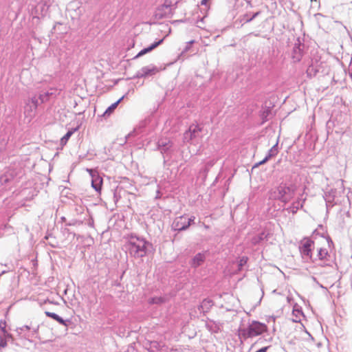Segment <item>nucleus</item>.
<instances>
[{
    "mask_svg": "<svg viewBox=\"0 0 352 352\" xmlns=\"http://www.w3.org/2000/svg\"><path fill=\"white\" fill-rule=\"evenodd\" d=\"M208 1L209 0H201V5H206Z\"/></svg>",
    "mask_w": 352,
    "mask_h": 352,
    "instance_id": "c03bdc74",
    "label": "nucleus"
},
{
    "mask_svg": "<svg viewBox=\"0 0 352 352\" xmlns=\"http://www.w3.org/2000/svg\"><path fill=\"white\" fill-rule=\"evenodd\" d=\"M45 314L49 317V318H51L52 319H54V320H56V318H57V316H58V314H55V313H53V312H50V311H45Z\"/></svg>",
    "mask_w": 352,
    "mask_h": 352,
    "instance_id": "72a5a7b5",
    "label": "nucleus"
},
{
    "mask_svg": "<svg viewBox=\"0 0 352 352\" xmlns=\"http://www.w3.org/2000/svg\"><path fill=\"white\" fill-rule=\"evenodd\" d=\"M336 194L337 190L335 188H330L329 190L324 191L323 197L326 201L327 210L335 205L334 200L336 197Z\"/></svg>",
    "mask_w": 352,
    "mask_h": 352,
    "instance_id": "9b49d317",
    "label": "nucleus"
},
{
    "mask_svg": "<svg viewBox=\"0 0 352 352\" xmlns=\"http://www.w3.org/2000/svg\"><path fill=\"white\" fill-rule=\"evenodd\" d=\"M38 99L41 101V103H43L49 100L44 93L39 94Z\"/></svg>",
    "mask_w": 352,
    "mask_h": 352,
    "instance_id": "f704fd0d",
    "label": "nucleus"
},
{
    "mask_svg": "<svg viewBox=\"0 0 352 352\" xmlns=\"http://www.w3.org/2000/svg\"><path fill=\"white\" fill-rule=\"evenodd\" d=\"M213 306V301L209 298H206L202 300L201 304L198 307V309L200 312L204 315L208 313L210 308Z\"/></svg>",
    "mask_w": 352,
    "mask_h": 352,
    "instance_id": "2eb2a0df",
    "label": "nucleus"
},
{
    "mask_svg": "<svg viewBox=\"0 0 352 352\" xmlns=\"http://www.w3.org/2000/svg\"><path fill=\"white\" fill-rule=\"evenodd\" d=\"M164 10H167L164 6V4L162 5L160 8H159L155 13V16L157 19H161L166 17L167 13L170 12L171 8H168V11H166Z\"/></svg>",
    "mask_w": 352,
    "mask_h": 352,
    "instance_id": "a211bd4d",
    "label": "nucleus"
},
{
    "mask_svg": "<svg viewBox=\"0 0 352 352\" xmlns=\"http://www.w3.org/2000/svg\"><path fill=\"white\" fill-rule=\"evenodd\" d=\"M195 43V41L193 40L189 41V42H187L186 43V45L185 46V47L183 49V50L182 51L181 54H180V56H182L184 55L185 53H186L187 52H188L190 48H191V46L192 45Z\"/></svg>",
    "mask_w": 352,
    "mask_h": 352,
    "instance_id": "393cba45",
    "label": "nucleus"
},
{
    "mask_svg": "<svg viewBox=\"0 0 352 352\" xmlns=\"http://www.w3.org/2000/svg\"><path fill=\"white\" fill-rule=\"evenodd\" d=\"M317 232H318L317 230H315V231L314 232V234L317 233Z\"/></svg>",
    "mask_w": 352,
    "mask_h": 352,
    "instance_id": "6e6d98bb",
    "label": "nucleus"
},
{
    "mask_svg": "<svg viewBox=\"0 0 352 352\" xmlns=\"http://www.w3.org/2000/svg\"><path fill=\"white\" fill-rule=\"evenodd\" d=\"M0 330L2 333H6V322L5 320H1L0 321Z\"/></svg>",
    "mask_w": 352,
    "mask_h": 352,
    "instance_id": "473e14b6",
    "label": "nucleus"
},
{
    "mask_svg": "<svg viewBox=\"0 0 352 352\" xmlns=\"http://www.w3.org/2000/svg\"><path fill=\"white\" fill-rule=\"evenodd\" d=\"M316 71L314 70V67L311 66H309L307 70V76H315L316 74Z\"/></svg>",
    "mask_w": 352,
    "mask_h": 352,
    "instance_id": "2f4dec72",
    "label": "nucleus"
},
{
    "mask_svg": "<svg viewBox=\"0 0 352 352\" xmlns=\"http://www.w3.org/2000/svg\"><path fill=\"white\" fill-rule=\"evenodd\" d=\"M63 232H64L65 233L72 234V233L69 232V230L68 228H64Z\"/></svg>",
    "mask_w": 352,
    "mask_h": 352,
    "instance_id": "49530a36",
    "label": "nucleus"
},
{
    "mask_svg": "<svg viewBox=\"0 0 352 352\" xmlns=\"http://www.w3.org/2000/svg\"><path fill=\"white\" fill-rule=\"evenodd\" d=\"M261 14V12H256L254 13L252 16L248 15V14H245L243 16V19L241 21H243L244 23H250L252 20H254L256 17H257Z\"/></svg>",
    "mask_w": 352,
    "mask_h": 352,
    "instance_id": "6ab92c4d",
    "label": "nucleus"
},
{
    "mask_svg": "<svg viewBox=\"0 0 352 352\" xmlns=\"http://www.w3.org/2000/svg\"><path fill=\"white\" fill-rule=\"evenodd\" d=\"M178 2L179 0H166L164 6L166 9H170L173 6H175Z\"/></svg>",
    "mask_w": 352,
    "mask_h": 352,
    "instance_id": "5701e85b",
    "label": "nucleus"
},
{
    "mask_svg": "<svg viewBox=\"0 0 352 352\" xmlns=\"http://www.w3.org/2000/svg\"><path fill=\"white\" fill-rule=\"evenodd\" d=\"M271 114V109L270 108L265 109L263 111L261 116L263 120H267V117Z\"/></svg>",
    "mask_w": 352,
    "mask_h": 352,
    "instance_id": "bb28decb",
    "label": "nucleus"
},
{
    "mask_svg": "<svg viewBox=\"0 0 352 352\" xmlns=\"http://www.w3.org/2000/svg\"><path fill=\"white\" fill-rule=\"evenodd\" d=\"M313 280H314V281H316V278L315 277H313Z\"/></svg>",
    "mask_w": 352,
    "mask_h": 352,
    "instance_id": "864d4df0",
    "label": "nucleus"
},
{
    "mask_svg": "<svg viewBox=\"0 0 352 352\" xmlns=\"http://www.w3.org/2000/svg\"><path fill=\"white\" fill-rule=\"evenodd\" d=\"M60 220H61L62 222H65L66 221V218L65 217H62L60 218Z\"/></svg>",
    "mask_w": 352,
    "mask_h": 352,
    "instance_id": "de8ad7c7",
    "label": "nucleus"
},
{
    "mask_svg": "<svg viewBox=\"0 0 352 352\" xmlns=\"http://www.w3.org/2000/svg\"><path fill=\"white\" fill-rule=\"evenodd\" d=\"M164 41V38L160 39L157 41L154 42L151 45H150L148 47H145L140 50L138 54L134 57V58H139L150 52L155 49L157 47H158L160 45H161Z\"/></svg>",
    "mask_w": 352,
    "mask_h": 352,
    "instance_id": "4468645a",
    "label": "nucleus"
},
{
    "mask_svg": "<svg viewBox=\"0 0 352 352\" xmlns=\"http://www.w3.org/2000/svg\"><path fill=\"white\" fill-rule=\"evenodd\" d=\"M303 50L304 44L301 43L300 41L298 39L297 43H296L293 47L292 53V58L294 62L297 63L302 59L303 56Z\"/></svg>",
    "mask_w": 352,
    "mask_h": 352,
    "instance_id": "1a4fd4ad",
    "label": "nucleus"
},
{
    "mask_svg": "<svg viewBox=\"0 0 352 352\" xmlns=\"http://www.w3.org/2000/svg\"><path fill=\"white\" fill-rule=\"evenodd\" d=\"M128 250L130 255L134 258H141L147 253V247L151 245L144 238L131 236L128 242Z\"/></svg>",
    "mask_w": 352,
    "mask_h": 352,
    "instance_id": "f257e3e1",
    "label": "nucleus"
},
{
    "mask_svg": "<svg viewBox=\"0 0 352 352\" xmlns=\"http://www.w3.org/2000/svg\"><path fill=\"white\" fill-rule=\"evenodd\" d=\"M293 314L295 316L296 318L293 319L294 322H300V316H304L302 311L300 309H294Z\"/></svg>",
    "mask_w": 352,
    "mask_h": 352,
    "instance_id": "412c9836",
    "label": "nucleus"
},
{
    "mask_svg": "<svg viewBox=\"0 0 352 352\" xmlns=\"http://www.w3.org/2000/svg\"><path fill=\"white\" fill-rule=\"evenodd\" d=\"M305 199H302L301 198H298L296 201H294L292 204L287 208L288 212H291L293 214H296L297 211L303 207V203L305 202Z\"/></svg>",
    "mask_w": 352,
    "mask_h": 352,
    "instance_id": "dca6fc26",
    "label": "nucleus"
},
{
    "mask_svg": "<svg viewBox=\"0 0 352 352\" xmlns=\"http://www.w3.org/2000/svg\"><path fill=\"white\" fill-rule=\"evenodd\" d=\"M160 72V69L153 65L142 67L131 78H147L155 75Z\"/></svg>",
    "mask_w": 352,
    "mask_h": 352,
    "instance_id": "0eeeda50",
    "label": "nucleus"
},
{
    "mask_svg": "<svg viewBox=\"0 0 352 352\" xmlns=\"http://www.w3.org/2000/svg\"><path fill=\"white\" fill-rule=\"evenodd\" d=\"M172 146V142L167 138H161L157 142V148L163 155L164 164L166 163L164 154H167Z\"/></svg>",
    "mask_w": 352,
    "mask_h": 352,
    "instance_id": "6e6552de",
    "label": "nucleus"
},
{
    "mask_svg": "<svg viewBox=\"0 0 352 352\" xmlns=\"http://www.w3.org/2000/svg\"><path fill=\"white\" fill-rule=\"evenodd\" d=\"M248 261V257L246 256H243L240 257L238 261V271L240 272L243 270V266H245Z\"/></svg>",
    "mask_w": 352,
    "mask_h": 352,
    "instance_id": "aec40b11",
    "label": "nucleus"
},
{
    "mask_svg": "<svg viewBox=\"0 0 352 352\" xmlns=\"http://www.w3.org/2000/svg\"><path fill=\"white\" fill-rule=\"evenodd\" d=\"M48 302L49 303H52V302H50V300H45V302Z\"/></svg>",
    "mask_w": 352,
    "mask_h": 352,
    "instance_id": "3c124183",
    "label": "nucleus"
},
{
    "mask_svg": "<svg viewBox=\"0 0 352 352\" xmlns=\"http://www.w3.org/2000/svg\"><path fill=\"white\" fill-rule=\"evenodd\" d=\"M195 219V217L194 216L188 217L184 215L177 217L173 223V228L178 232L186 230L194 223Z\"/></svg>",
    "mask_w": 352,
    "mask_h": 352,
    "instance_id": "39448f33",
    "label": "nucleus"
},
{
    "mask_svg": "<svg viewBox=\"0 0 352 352\" xmlns=\"http://www.w3.org/2000/svg\"><path fill=\"white\" fill-rule=\"evenodd\" d=\"M56 322H58L59 324L67 327L68 325V323L69 322V320H65L60 316H58L57 318L55 320Z\"/></svg>",
    "mask_w": 352,
    "mask_h": 352,
    "instance_id": "c756f323",
    "label": "nucleus"
},
{
    "mask_svg": "<svg viewBox=\"0 0 352 352\" xmlns=\"http://www.w3.org/2000/svg\"><path fill=\"white\" fill-rule=\"evenodd\" d=\"M6 346H7V340L2 336H0V349L4 348Z\"/></svg>",
    "mask_w": 352,
    "mask_h": 352,
    "instance_id": "4c0bfd02",
    "label": "nucleus"
},
{
    "mask_svg": "<svg viewBox=\"0 0 352 352\" xmlns=\"http://www.w3.org/2000/svg\"><path fill=\"white\" fill-rule=\"evenodd\" d=\"M114 199H115V201H118V199H117L116 193H114Z\"/></svg>",
    "mask_w": 352,
    "mask_h": 352,
    "instance_id": "09e8293b",
    "label": "nucleus"
},
{
    "mask_svg": "<svg viewBox=\"0 0 352 352\" xmlns=\"http://www.w3.org/2000/svg\"><path fill=\"white\" fill-rule=\"evenodd\" d=\"M88 225L89 226H91V227L94 226V221H93V219H91V221H89Z\"/></svg>",
    "mask_w": 352,
    "mask_h": 352,
    "instance_id": "a18cd8bd",
    "label": "nucleus"
},
{
    "mask_svg": "<svg viewBox=\"0 0 352 352\" xmlns=\"http://www.w3.org/2000/svg\"><path fill=\"white\" fill-rule=\"evenodd\" d=\"M29 337H30V334H28V335H25V338L28 339V338H29Z\"/></svg>",
    "mask_w": 352,
    "mask_h": 352,
    "instance_id": "8fccbe9b",
    "label": "nucleus"
},
{
    "mask_svg": "<svg viewBox=\"0 0 352 352\" xmlns=\"http://www.w3.org/2000/svg\"><path fill=\"white\" fill-rule=\"evenodd\" d=\"M72 134H73L72 131H68L65 133V135L60 139L61 144H65Z\"/></svg>",
    "mask_w": 352,
    "mask_h": 352,
    "instance_id": "b1692460",
    "label": "nucleus"
},
{
    "mask_svg": "<svg viewBox=\"0 0 352 352\" xmlns=\"http://www.w3.org/2000/svg\"><path fill=\"white\" fill-rule=\"evenodd\" d=\"M38 100H39L38 98H36V96L32 97L30 100V102L32 103V104L34 107V109H36L38 106V104H39Z\"/></svg>",
    "mask_w": 352,
    "mask_h": 352,
    "instance_id": "a878e982",
    "label": "nucleus"
},
{
    "mask_svg": "<svg viewBox=\"0 0 352 352\" xmlns=\"http://www.w3.org/2000/svg\"><path fill=\"white\" fill-rule=\"evenodd\" d=\"M38 326H37L36 328H34L32 331V337L34 336L35 334L38 333Z\"/></svg>",
    "mask_w": 352,
    "mask_h": 352,
    "instance_id": "a19ab883",
    "label": "nucleus"
},
{
    "mask_svg": "<svg viewBox=\"0 0 352 352\" xmlns=\"http://www.w3.org/2000/svg\"><path fill=\"white\" fill-rule=\"evenodd\" d=\"M278 141L277 140L276 143L271 148L272 149H274V151L278 153Z\"/></svg>",
    "mask_w": 352,
    "mask_h": 352,
    "instance_id": "ea45409f",
    "label": "nucleus"
},
{
    "mask_svg": "<svg viewBox=\"0 0 352 352\" xmlns=\"http://www.w3.org/2000/svg\"><path fill=\"white\" fill-rule=\"evenodd\" d=\"M6 340L7 339H10L11 340V342H14V338H13V336L11 333H9L7 331H6V333H3V336H2Z\"/></svg>",
    "mask_w": 352,
    "mask_h": 352,
    "instance_id": "e433bc0d",
    "label": "nucleus"
},
{
    "mask_svg": "<svg viewBox=\"0 0 352 352\" xmlns=\"http://www.w3.org/2000/svg\"><path fill=\"white\" fill-rule=\"evenodd\" d=\"M296 191V186L294 184H280L276 189L278 193L277 199L280 201L287 204L294 196Z\"/></svg>",
    "mask_w": 352,
    "mask_h": 352,
    "instance_id": "7ed1b4c3",
    "label": "nucleus"
},
{
    "mask_svg": "<svg viewBox=\"0 0 352 352\" xmlns=\"http://www.w3.org/2000/svg\"><path fill=\"white\" fill-rule=\"evenodd\" d=\"M206 259V252L196 254L190 261L189 264L192 268L197 269L202 265Z\"/></svg>",
    "mask_w": 352,
    "mask_h": 352,
    "instance_id": "9d476101",
    "label": "nucleus"
},
{
    "mask_svg": "<svg viewBox=\"0 0 352 352\" xmlns=\"http://www.w3.org/2000/svg\"><path fill=\"white\" fill-rule=\"evenodd\" d=\"M267 331V327L265 324L253 320L246 328L239 327L238 330V336L241 340V342H243V340L260 336Z\"/></svg>",
    "mask_w": 352,
    "mask_h": 352,
    "instance_id": "f03ea898",
    "label": "nucleus"
},
{
    "mask_svg": "<svg viewBox=\"0 0 352 352\" xmlns=\"http://www.w3.org/2000/svg\"><path fill=\"white\" fill-rule=\"evenodd\" d=\"M270 347V346H264V347H262L261 349L257 350L255 352H267V351L268 350V349Z\"/></svg>",
    "mask_w": 352,
    "mask_h": 352,
    "instance_id": "58836bf2",
    "label": "nucleus"
},
{
    "mask_svg": "<svg viewBox=\"0 0 352 352\" xmlns=\"http://www.w3.org/2000/svg\"><path fill=\"white\" fill-rule=\"evenodd\" d=\"M164 302V298L162 297H152L148 300V303L151 305L157 304L160 305Z\"/></svg>",
    "mask_w": 352,
    "mask_h": 352,
    "instance_id": "4be33fe9",
    "label": "nucleus"
},
{
    "mask_svg": "<svg viewBox=\"0 0 352 352\" xmlns=\"http://www.w3.org/2000/svg\"><path fill=\"white\" fill-rule=\"evenodd\" d=\"M49 237H50V236H48V235H47V236H45V239H49Z\"/></svg>",
    "mask_w": 352,
    "mask_h": 352,
    "instance_id": "603ef678",
    "label": "nucleus"
},
{
    "mask_svg": "<svg viewBox=\"0 0 352 352\" xmlns=\"http://www.w3.org/2000/svg\"><path fill=\"white\" fill-rule=\"evenodd\" d=\"M56 322H58L59 324L67 327L68 325V323L69 322V320H65L60 316H58L57 318L55 320Z\"/></svg>",
    "mask_w": 352,
    "mask_h": 352,
    "instance_id": "c85d7f7f",
    "label": "nucleus"
},
{
    "mask_svg": "<svg viewBox=\"0 0 352 352\" xmlns=\"http://www.w3.org/2000/svg\"><path fill=\"white\" fill-rule=\"evenodd\" d=\"M46 96L49 98H50V96L52 95V93L51 92H49V91H46V92H43Z\"/></svg>",
    "mask_w": 352,
    "mask_h": 352,
    "instance_id": "37998d69",
    "label": "nucleus"
},
{
    "mask_svg": "<svg viewBox=\"0 0 352 352\" xmlns=\"http://www.w3.org/2000/svg\"><path fill=\"white\" fill-rule=\"evenodd\" d=\"M82 224V221L76 220V219H72L69 222L66 223L67 226H80Z\"/></svg>",
    "mask_w": 352,
    "mask_h": 352,
    "instance_id": "cd10ccee",
    "label": "nucleus"
},
{
    "mask_svg": "<svg viewBox=\"0 0 352 352\" xmlns=\"http://www.w3.org/2000/svg\"><path fill=\"white\" fill-rule=\"evenodd\" d=\"M267 161L268 160H265V157L263 160H261L260 162H258L256 164V166L260 165V164H263L266 163Z\"/></svg>",
    "mask_w": 352,
    "mask_h": 352,
    "instance_id": "79ce46f5",
    "label": "nucleus"
},
{
    "mask_svg": "<svg viewBox=\"0 0 352 352\" xmlns=\"http://www.w3.org/2000/svg\"><path fill=\"white\" fill-rule=\"evenodd\" d=\"M91 176V186L96 192H100L102 189V178L100 177L97 172L90 170Z\"/></svg>",
    "mask_w": 352,
    "mask_h": 352,
    "instance_id": "f8f14e48",
    "label": "nucleus"
},
{
    "mask_svg": "<svg viewBox=\"0 0 352 352\" xmlns=\"http://www.w3.org/2000/svg\"><path fill=\"white\" fill-rule=\"evenodd\" d=\"M314 244V241L309 238H304V239L300 242L299 251L302 258L306 262L315 263L317 261V258H314L312 254V246Z\"/></svg>",
    "mask_w": 352,
    "mask_h": 352,
    "instance_id": "20e7f679",
    "label": "nucleus"
},
{
    "mask_svg": "<svg viewBox=\"0 0 352 352\" xmlns=\"http://www.w3.org/2000/svg\"><path fill=\"white\" fill-rule=\"evenodd\" d=\"M329 257L330 255L327 250L320 248L318 250V254L315 258H317V261H323V263L320 265L321 266H329V264L325 263V261H328Z\"/></svg>",
    "mask_w": 352,
    "mask_h": 352,
    "instance_id": "ddd939ff",
    "label": "nucleus"
},
{
    "mask_svg": "<svg viewBox=\"0 0 352 352\" xmlns=\"http://www.w3.org/2000/svg\"><path fill=\"white\" fill-rule=\"evenodd\" d=\"M201 127L198 124H191L188 130H187L184 134V140L186 142L192 143L194 140L200 137V133L201 132Z\"/></svg>",
    "mask_w": 352,
    "mask_h": 352,
    "instance_id": "423d86ee",
    "label": "nucleus"
},
{
    "mask_svg": "<svg viewBox=\"0 0 352 352\" xmlns=\"http://www.w3.org/2000/svg\"><path fill=\"white\" fill-rule=\"evenodd\" d=\"M124 96H122L120 99H118L116 102H115L114 103H113L111 105H110L107 109L106 111L104 112L103 113V116L104 117H109L114 111L115 109L117 108V107L118 106L119 103L123 100L124 98Z\"/></svg>",
    "mask_w": 352,
    "mask_h": 352,
    "instance_id": "f3484780",
    "label": "nucleus"
},
{
    "mask_svg": "<svg viewBox=\"0 0 352 352\" xmlns=\"http://www.w3.org/2000/svg\"><path fill=\"white\" fill-rule=\"evenodd\" d=\"M248 3L250 4L251 6V3L250 1H248Z\"/></svg>",
    "mask_w": 352,
    "mask_h": 352,
    "instance_id": "5fc2aeb1",
    "label": "nucleus"
},
{
    "mask_svg": "<svg viewBox=\"0 0 352 352\" xmlns=\"http://www.w3.org/2000/svg\"><path fill=\"white\" fill-rule=\"evenodd\" d=\"M25 330H30V329H31V328H30V326H28V325H24V326L21 327H19V328H17V329H16V331L18 332V333H19V334H21V333H22V331H23V330H25Z\"/></svg>",
    "mask_w": 352,
    "mask_h": 352,
    "instance_id": "c9c22d12",
    "label": "nucleus"
},
{
    "mask_svg": "<svg viewBox=\"0 0 352 352\" xmlns=\"http://www.w3.org/2000/svg\"><path fill=\"white\" fill-rule=\"evenodd\" d=\"M278 153H276L274 149H272L270 148L268 152H267V154L265 156V160H269L270 159H271L272 157L276 156Z\"/></svg>",
    "mask_w": 352,
    "mask_h": 352,
    "instance_id": "7c9ffc66",
    "label": "nucleus"
}]
</instances>
